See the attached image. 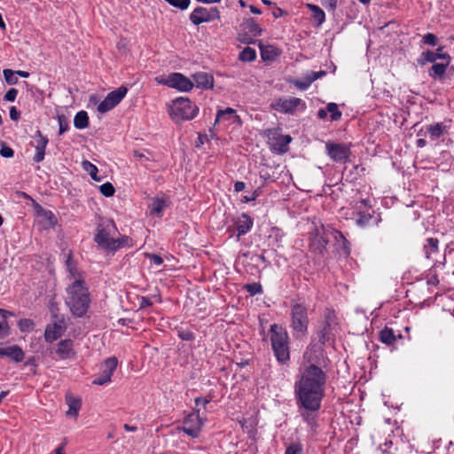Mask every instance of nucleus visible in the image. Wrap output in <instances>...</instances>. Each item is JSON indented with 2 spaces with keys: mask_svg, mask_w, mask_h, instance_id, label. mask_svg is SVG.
I'll use <instances>...</instances> for the list:
<instances>
[{
  "mask_svg": "<svg viewBox=\"0 0 454 454\" xmlns=\"http://www.w3.org/2000/svg\"><path fill=\"white\" fill-rule=\"evenodd\" d=\"M326 383L325 372L315 364L307 366L294 385L296 403L301 416L310 426H313L317 411L321 407Z\"/></svg>",
  "mask_w": 454,
  "mask_h": 454,
  "instance_id": "nucleus-1",
  "label": "nucleus"
},
{
  "mask_svg": "<svg viewBox=\"0 0 454 454\" xmlns=\"http://www.w3.org/2000/svg\"><path fill=\"white\" fill-rule=\"evenodd\" d=\"M65 301L71 313L77 317H83L90 305V295L86 284L71 282L67 285Z\"/></svg>",
  "mask_w": 454,
  "mask_h": 454,
  "instance_id": "nucleus-2",
  "label": "nucleus"
},
{
  "mask_svg": "<svg viewBox=\"0 0 454 454\" xmlns=\"http://www.w3.org/2000/svg\"><path fill=\"white\" fill-rule=\"evenodd\" d=\"M272 350L276 359L284 364L290 359L289 337L286 330L278 324L270 325L269 331Z\"/></svg>",
  "mask_w": 454,
  "mask_h": 454,
  "instance_id": "nucleus-3",
  "label": "nucleus"
},
{
  "mask_svg": "<svg viewBox=\"0 0 454 454\" xmlns=\"http://www.w3.org/2000/svg\"><path fill=\"white\" fill-rule=\"evenodd\" d=\"M199 107L188 98H178L169 106V115L176 122L192 120L198 114Z\"/></svg>",
  "mask_w": 454,
  "mask_h": 454,
  "instance_id": "nucleus-4",
  "label": "nucleus"
},
{
  "mask_svg": "<svg viewBox=\"0 0 454 454\" xmlns=\"http://www.w3.org/2000/svg\"><path fill=\"white\" fill-rule=\"evenodd\" d=\"M291 327L296 337L304 336L308 330V309L301 303H294L291 306Z\"/></svg>",
  "mask_w": 454,
  "mask_h": 454,
  "instance_id": "nucleus-5",
  "label": "nucleus"
},
{
  "mask_svg": "<svg viewBox=\"0 0 454 454\" xmlns=\"http://www.w3.org/2000/svg\"><path fill=\"white\" fill-rule=\"evenodd\" d=\"M128 89L125 86H121L118 89L109 92L103 101L98 106V111L105 114L114 107H115L121 99L126 96Z\"/></svg>",
  "mask_w": 454,
  "mask_h": 454,
  "instance_id": "nucleus-6",
  "label": "nucleus"
},
{
  "mask_svg": "<svg viewBox=\"0 0 454 454\" xmlns=\"http://www.w3.org/2000/svg\"><path fill=\"white\" fill-rule=\"evenodd\" d=\"M118 360L115 356L109 357L104 361L100 367V373L92 383L94 385L103 386L111 381L112 375L116 370Z\"/></svg>",
  "mask_w": 454,
  "mask_h": 454,
  "instance_id": "nucleus-7",
  "label": "nucleus"
},
{
  "mask_svg": "<svg viewBox=\"0 0 454 454\" xmlns=\"http://www.w3.org/2000/svg\"><path fill=\"white\" fill-rule=\"evenodd\" d=\"M244 34L239 35V40L245 43H254V37L260 36L262 29L253 18L247 19L241 24Z\"/></svg>",
  "mask_w": 454,
  "mask_h": 454,
  "instance_id": "nucleus-8",
  "label": "nucleus"
},
{
  "mask_svg": "<svg viewBox=\"0 0 454 454\" xmlns=\"http://www.w3.org/2000/svg\"><path fill=\"white\" fill-rule=\"evenodd\" d=\"M115 229V224L114 221H108L107 223L101 227L98 226V232L95 235L94 240L95 242L102 248L110 251L112 247V242L114 241V238H111L112 231Z\"/></svg>",
  "mask_w": 454,
  "mask_h": 454,
  "instance_id": "nucleus-9",
  "label": "nucleus"
},
{
  "mask_svg": "<svg viewBox=\"0 0 454 454\" xmlns=\"http://www.w3.org/2000/svg\"><path fill=\"white\" fill-rule=\"evenodd\" d=\"M271 108L285 114H293L294 110L301 106L305 108V103L298 98H281L270 105Z\"/></svg>",
  "mask_w": 454,
  "mask_h": 454,
  "instance_id": "nucleus-10",
  "label": "nucleus"
},
{
  "mask_svg": "<svg viewBox=\"0 0 454 454\" xmlns=\"http://www.w3.org/2000/svg\"><path fill=\"white\" fill-rule=\"evenodd\" d=\"M326 151L329 157L336 162H345L348 160L351 153L348 145L328 142Z\"/></svg>",
  "mask_w": 454,
  "mask_h": 454,
  "instance_id": "nucleus-11",
  "label": "nucleus"
},
{
  "mask_svg": "<svg viewBox=\"0 0 454 454\" xmlns=\"http://www.w3.org/2000/svg\"><path fill=\"white\" fill-rule=\"evenodd\" d=\"M164 84L182 91H189L193 87V82L180 73L170 74L164 81Z\"/></svg>",
  "mask_w": 454,
  "mask_h": 454,
  "instance_id": "nucleus-12",
  "label": "nucleus"
},
{
  "mask_svg": "<svg viewBox=\"0 0 454 454\" xmlns=\"http://www.w3.org/2000/svg\"><path fill=\"white\" fill-rule=\"evenodd\" d=\"M443 46H439L435 51H427L422 52L420 58L419 59V63L420 65H425L427 63H434L437 59H442L446 62H451V57L450 54L443 52Z\"/></svg>",
  "mask_w": 454,
  "mask_h": 454,
  "instance_id": "nucleus-13",
  "label": "nucleus"
},
{
  "mask_svg": "<svg viewBox=\"0 0 454 454\" xmlns=\"http://www.w3.org/2000/svg\"><path fill=\"white\" fill-rule=\"evenodd\" d=\"M66 330L65 320L63 317L55 320L52 324L46 326L44 338L47 341L52 342L58 340Z\"/></svg>",
  "mask_w": 454,
  "mask_h": 454,
  "instance_id": "nucleus-14",
  "label": "nucleus"
},
{
  "mask_svg": "<svg viewBox=\"0 0 454 454\" xmlns=\"http://www.w3.org/2000/svg\"><path fill=\"white\" fill-rule=\"evenodd\" d=\"M202 421L199 415L190 414L184 419L183 431L192 438H196L199 436Z\"/></svg>",
  "mask_w": 454,
  "mask_h": 454,
  "instance_id": "nucleus-15",
  "label": "nucleus"
},
{
  "mask_svg": "<svg viewBox=\"0 0 454 454\" xmlns=\"http://www.w3.org/2000/svg\"><path fill=\"white\" fill-rule=\"evenodd\" d=\"M56 355L59 359H70L75 356L74 343L70 339L60 340L57 344Z\"/></svg>",
  "mask_w": 454,
  "mask_h": 454,
  "instance_id": "nucleus-16",
  "label": "nucleus"
},
{
  "mask_svg": "<svg viewBox=\"0 0 454 454\" xmlns=\"http://www.w3.org/2000/svg\"><path fill=\"white\" fill-rule=\"evenodd\" d=\"M35 154L34 156V161L41 162L44 159L48 138L43 136L41 131L37 130L35 136Z\"/></svg>",
  "mask_w": 454,
  "mask_h": 454,
  "instance_id": "nucleus-17",
  "label": "nucleus"
},
{
  "mask_svg": "<svg viewBox=\"0 0 454 454\" xmlns=\"http://www.w3.org/2000/svg\"><path fill=\"white\" fill-rule=\"evenodd\" d=\"M66 267L68 271V279L71 282H79L80 284H85L84 275L80 271L74 262L72 261V254L69 253L66 260Z\"/></svg>",
  "mask_w": 454,
  "mask_h": 454,
  "instance_id": "nucleus-18",
  "label": "nucleus"
},
{
  "mask_svg": "<svg viewBox=\"0 0 454 454\" xmlns=\"http://www.w3.org/2000/svg\"><path fill=\"white\" fill-rule=\"evenodd\" d=\"M0 356H7L12 359L13 361L19 363L21 362L24 358V353L22 349L17 346H0Z\"/></svg>",
  "mask_w": 454,
  "mask_h": 454,
  "instance_id": "nucleus-19",
  "label": "nucleus"
},
{
  "mask_svg": "<svg viewBox=\"0 0 454 454\" xmlns=\"http://www.w3.org/2000/svg\"><path fill=\"white\" fill-rule=\"evenodd\" d=\"M333 313L329 311L326 315H325V325L323 326V328L320 330L319 333H318V340L321 343H325L327 341L330 340V339L332 338L333 336V333H332V330H333V327H332V324H333Z\"/></svg>",
  "mask_w": 454,
  "mask_h": 454,
  "instance_id": "nucleus-20",
  "label": "nucleus"
},
{
  "mask_svg": "<svg viewBox=\"0 0 454 454\" xmlns=\"http://www.w3.org/2000/svg\"><path fill=\"white\" fill-rule=\"evenodd\" d=\"M193 80L196 87L202 89H210L214 84V78L211 74L204 72H199L193 74Z\"/></svg>",
  "mask_w": 454,
  "mask_h": 454,
  "instance_id": "nucleus-21",
  "label": "nucleus"
},
{
  "mask_svg": "<svg viewBox=\"0 0 454 454\" xmlns=\"http://www.w3.org/2000/svg\"><path fill=\"white\" fill-rule=\"evenodd\" d=\"M222 120L231 121V123L241 122L240 117L236 114V110L231 107H227L224 110H218L215 124Z\"/></svg>",
  "mask_w": 454,
  "mask_h": 454,
  "instance_id": "nucleus-22",
  "label": "nucleus"
},
{
  "mask_svg": "<svg viewBox=\"0 0 454 454\" xmlns=\"http://www.w3.org/2000/svg\"><path fill=\"white\" fill-rule=\"evenodd\" d=\"M207 8L199 6L195 8L190 14V20L193 25H200L204 22H208Z\"/></svg>",
  "mask_w": 454,
  "mask_h": 454,
  "instance_id": "nucleus-23",
  "label": "nucleus"
},
{
  "mask_svg": "<svg viewBox=\"0 0 454 454\" xmlns=\"http://www.w3.org/2000/svg\"><path fill=\"white\" fill-rule=\"evenodd\" d=\"M291 140L292 138L288 135H278V137L272 138L271 146L279 153H286Z\"/></svg>",
  "mask_w": 454,
  "mask_h": 454,
  "instance_id": "nucleus-24",
  "label": "nucleus"
},
{
  "mask_svg": "<svg viewBox=\"0 0 454 454\" xmlns=\"http://www.w3.org/2000/svg\"><path fill=\"white\" fill-rule=\"evenodd\" d=\"M253 226V220L247 214H242L237 222V231L239 237L245 235Z\"/></svg>",
  "mask_w": 454,
  "mask_h": 454,
  "instance_id": "nucleus-25",
  "label": "nucleus"
},
{
  "mask_svg": "<svg viewBox=\"0 0 454 454\" xmlns=\"http://www.w3.org/2000/svg\"><path fill=\"white\" fill-rule=\"evenodd\" d=\"M450 62L444 61L443 63H433V66L428 71V75L433 79H442L446 72L447 67Z\"/></svg>",
  "mask_w": 454,
  "mask_h": 454,
  "instance_id": "nucleus-26",
  "label": "nucleus"
},
{
  "mask_svg": "<svg viewBox=\"0 0 454 454\" xmlns=\"http://www.w3.org/2000/svg\"><path fill=\"white\" fill-rule=\"evenodd\" d=\"M261 50V57L263 60H273L278 56V50L271 45L264 46L259 44Z\"/></svg>",
  "mask_w": 454,
  "mask_h": 454,
  "instance_id": "nucleus-27",
  "label": "nucleus"
},
{
  "mask_svg": "<svg viewBox=\"0 0 454 454\" xmlns=\"http://www.w3.org/2000/svg\"><path fill=\"white\" fill-rule=\"evenodd\" d=\"M74 125L78 129H83L89 126V116L87 112H78L74 119Z\"/></svg>",
  "mask_w": 454,
  "mask_h": 454,
  "instance_id": "nucleus-28",
  "label": "nucleus"
},
{
  "mask_svg": "<svg viewBox=\"0 0 454 454\" xmlns=\"http://www.w3.org/2000/svg\"><path fill=\"white\" fill-rule=\"evenodd\" d=\"M380 338L382 343L387 345H393L396 340V335L393 329L385 327L380 331Z\"/></svg>",
  "mask_w": 454,
  "mask_h": 454,
  "instance_id": "nucleus-29",
  "label": "nucleus"
},
{
  "mask_svg": "<svg viewBox=\"0 0 454 454\" xmlns=\"http://www.w3.org/2000/svg\"><path fill=\"white\" fill-rule=\"evenodd\" d=\"M124 247H132L131 239L125 235L114 239V241L112 242V247H111L110 252H115L119 248Z\"/></svg>",
  "mask_w": 454,
  "mask_h": 454,
  "instance_id": "nucleus-30",
  "label": "nucleus"
},
{
  "mask_svg": "<svg viewBox=\"0 0 454 454\" xmlns=\"http://www.w3.org/2000/svg\"><path fill=\"white\" fill-rule=\"evenodd\" d=\"M427 129L433 138H438L445 133L446 126L442 122H438L428 126Z\"/></svg>",
  "mask_w": 454,
  "mask_h": 454,
  "instance_id": "nucleus-31",
  "label": "nucleus"
},
{
  "mask_svg": "<svg viewBox=\"0 0 454 454\" xmlns=\"http://www.w3.org/2000/svg\"><path fill=\"white\" fill-rule=\"evenodd\" d=\"M307 7L312 12V18L317 22V25H321L325 20V15L324 11L317 5L308 4Z\"/></svg>",
  "mask_w": 454,
  "mask_h": 454,
  "instance_id": "nucleus-32",
  "label": "nucleus"
},
{
  "mask_svg": "<svg viewBox=\"0 0 454 454\" xmlns=\"http://www.w3.org/2000/svg\"><path fill=\"white\" fill-rule=\"evenodd\" d=\"M424 245L425 254L427 258H429L432 253L438 251L439 240L436 238H429Z\"/></svg>",
  "mask_w": 454,
  "mask_h": 454,
  "instance_id": "nucleus-33",
  "label": "nucleus"
},
{
  "mask_svg": "<svg viewBox=\"0 0 454 454\" xmlns=\"http://www.w3.org/2000/svg\"><path fill=\"white\" fill-rule=\"evenodd\" d=\"M68 411L67 415L76 417L81 409V401L75 398H67Z\"/></svg>",
  "mask_w": 454,
  "mask_h": 454,
  "instance_id": "nucleus-34",
  "label": "nucleus"
},
{
  "mask_svg": "<svg viewBox=\"0 0 454 454\" xmlns=\"http://www.w3.org/2000/svg\"><path fill=\"white\" fill-rule=\"evenodd\" d=\"M327 240L319 234L318 231H317L316 237L311 241V247L319 253H322L325 248Z\"/></svg>",
  "mask_w": 454,
  "mask_h": 454,
  "instance_id": "nucleus-35",
  "label": "nucleus"
},
{
  "mask_svg": "<svg viewBox=\"0 0 454 454\" xmlns=\"http://www.w3.org/2000/svg\"><path fill=\"white\" fill-rule=\"evenodd\" d=\"M239 58L244 62L253 61L256 58V51L250 47H246L242 51H240Z\"/></svg>",
  "mask_w": 454,
  "mask_h": 454,
  "instance_id": "nucleus-36",
  "label": "nucleus"
},
{
  "mask_svg": "<svg viewBox=\"0 0 454 454\" xmlns=\"http://www.w3.org/2000/svg\"><path fill=\"white\" fill-rule=\"evenodd\" d=\"M83 168L90 174V177L95 181H100L101 179L98 177V168L90 162L89 160H84L82 162Z\"/></svg>",
  "mask_w": 454,
  "mask_h": 454,
  "instance_id": "nucleus-37",
  "label": "nucleus"
},
{
  "mask_svg": "<svg viewBox=\"0 0 454 454\" xmlns=\"http://www.w3.org/2000/svg\"><path fill=\"white\" fill-rule=\"evenodd\" d=\"M164 207H165V201L163 200L158 199V198L153 199L150 205L152 214L159 215L162 212Z\"/></svg>",
  "mask_w": 454,
  "mask_h": 454,
  "instance_id": "nucleus-38",
  "label": "nucleus"
},
{
  "mask_svg": "<svg viewBox=\"0 0 454 454\" xmlns=\"http://www.w3.org/2000/svg\"><path fill=\"white\" fill-rule=\"evenodd\" d=\"M372 218V215L369 213H359L358 217L356 220V223L359 227L364 228V227H366L367 225H369Z\"/></svg>",
  "mask_w": 454,
  "mask_h": 454,
  "instance_id": "nucleus-39",
  "label": "nucleus"
},
{
  "mask_svg": "<svg viewBox=\"0 0 454 454\" xmlns=\"http://www.w3.org/2000/svg\"><path fill=\"white\" fill-rule=\"evenodd\" d=\"M5 82L10 85H14L18 82V78L15 71L12 69H4L3 71Z\"/></svg>",
  "mask_w": 454,
  "mask_h": 454,
  "instance_id": "nucleus-40",
  "label": "nucleus"
},
{
  "mask_svg": "<svg viewBox=\"0 0 454 454\" xmlns=\"http://www.w3.org/2000/svg\"><path fill=\"white\" fill-rule=\"evenodd\" d=\"M326 107L327 112L331 114L332 121H338L341 118V112L339 111L337 104L329 103Z\"/></svg>",
  "mask_w": 454,
  "mask_h": 454,
  "instance_id": "nucleus-41",
  "label": "nucleus"
},
{
  "mask_svg": "<svg viewBox=\"0 0 454 454\" xmlns=\"http://www.w3.org/2000/svg\"><path fill=\"white\" fill-rule=\"evenodd\" d=\"M170 5L178 8L182 11L186 10L191 3V0H164Z\"/></svg>",
  "mask_w": 454,
  "mask_h": 454,
  "instance_id": "nucleus-42",
  "label": "nucleus"
},
{
  "mask_svg": "<svg viewBox=\"0 0 454 454\" xmlns=\"http://www.w3.org/2000/svg\"><path fill=\"white\" fill-rule=\"evenodd\" d=\"M99 191L106 197H111L115 192V189H114V185L109 182H106V183L103 184L102 185H100Z\"/></svg>",
  "mask_w": 454,
  "mask_h": 454,
  "instance_id": "nucleus-43",
  "label": "nucleus"
},
{
  "mask_svg": "<svg viewBox=\"0 0 454 454\" xmlns=\"http://www.w3.org/2000/svg\"><path fill=\"white\" fill-rule=\"evenodd\" d=\"M153 299H154L158 302L161 301L160 297L159 295H153L152 297H144L143 296V297H141V300H140V307L139 308L145 309V308L153 306Z\"/></svg>",
  "mask_w": 454,
  "mask_h": 454,
  "instance_id": "nucleus-44",
  "label": "nucleus"
},
{
  "mask_svg": "<svg viewBox=\"0 0 454 454\" xmlns=\"http://www.w3.org/2000/svg\"><path fill=\"white\" fill-rule=\"evenodd\" d=\"M303 447L300 442H292L286 450L285 454H302Z\"/></svg>",
  "mask_w": 454,
  "mask_h": 454,
  "instance_id": "nucleus-45",
  "label": "nucleus"
},
{
  "mask_svg": "<svg viewBox=\"0 0 454 454\" xmlns=\"http://www.w3.org/2000/svg\"><path fill=\"white\" fill-rule=\"evenodd\" d=\"M313 82L310 81V77L307 74L301 80H296L294 85L300 90L308 89Z\"/></svg>",
  "mask_w": 454,
  "mask_h": 454,
  "instance_id": "nucleus-46",
  "label": "nucleus"
},
{
  "mask_svg": "<svg viewBox=\"0 0 454 454\" xmlns=\"http://www.w3.org/2000/svg\"><path fill=\"white\" fill-rule=\"evenodd\" d=\"M245 288L251 295H255L262 293V287L259 283L248 284L245 286Z\"/></svg>",
  "mask_w": 454,
  "mask_h": 454,
  "instance_id": "nucleus-47",
  "label": "nucleus"
},
{
  "mask_svg": "<svg viewBox=\"0 0 454 454\" xmlns=\"http://www.w3.org/2000/svg\"><path fill=\"white\" fill-rule=\"evenodd\" d=\"M58 121L59 125V134L62 135L69 129L68 121L64 115H59Z\"/></svg>",
  "mask_w": 454,
  "mask_h": 454,
  "instance_id": "nucleus-48",
  "label": "nucleus"
},
{
  "mask_svg": "<svg viewBox=\"0 0 454 454\" xmlns=\"http://www.w3.org/2000/svg\"><path fill=\"white\" fill-rule=\"evenodd\" d=\"M422 42L429 46H435L438 43V38L434 34L427 33L423 36Z\"/></svg>",
  "mask_w": 454,
  "mask_h": 454,
  "instance_id": "nucleus-49",
  "label": "nucleus"
},
{
  "mask_svg": "<svg viewBox=\"0 0 454 454\" xmlns=\"http://www.w3.org/2000/svg\"><path fill=\"white\" fill-rule=\"evenodd\" d=\"M19 327L22 332L30 331L34 327V323L30 319H20L19 321Z\"/></svg>",
  "mask_w": 454,
  "mask_h": 454,
  "instance_id": "nucleus-50",
  "label": "nucleus"
},
{
  "mask_svg": "<svg viewBox=\"0 0 454 454\" xmlns=\"http://www.w3.org/2000/svg\"><path fill=\"white\" fill-rule=\"evenodd\" d=\"M207 16L208 17V22L214 20H220V12L216 7H211L210 9H207Z\"/></svg>",
  "mask_w": 454,
  "mask_h": 454,
  "instance_id": "nucleus-51",
  "label": "nucleus"
},
{
  "mask_svg": "<svg viewBox=\"0 0 454 454\" xmlns=\"http://www.w3.org/2000/svg\"><path fill=\"white\" fill-rule=\"evenodd\" d=\"M13 154H14V152L11 147L5 145L4 144L2 145L1 149H0V155L2 157L11 158L13 156Z\"/></svg>",
  "mask_w": 454,
  "mask_h": 454,
  "instance_id": "nucleus-52",
  "label": "nucleus"
},
{
  "mask_svg": "<svg viewBox=\"0 0 454 454\" xmlns=\"http://www.w3.org/2000/svg\"><path fill=\"white\" fill-rule=\"evenodd\" d=\"M178 337L183 340H194V334L190 330H180L178 331Z\"/></svg>",
  "mask_w": 454,
  "mask_h": 454,
  "instance_id": "nucleus-53",
  "label": "nucleus"
},
{
  "mask_svg": "<svg viewBox=\"0 0 454 454\" xmlns=\"http://www.w3.org/2000/svg\"><path fill=\"white\" fill-rule=\"evenodd\" d=\"M17 95H18V90L12 88L7 90V92L4 96V99L6 101L13 102L16 99Z\"/></svg>",
  "mask_w": 454,
  "mask_h": 454,
  "instance_id": "nucleus-54",
  "label": "nucleus"
},
{
  "mask_svg": "<svg viewBox=\"0 0 454 454\" xmlns=\"http://www.w3.org/2000/svg\"><path fill=\"white\" fill-rule=\"evenodd\" d=\"M145 256L148 257L151 262L157 266H160L163 263V259L156 254H146Z\"/></svg>",
  "mask_w": 454,
  "mask_h": 454,
  "instance_id": "nucleus-55",
  "label": "nucleus"
},
{
  "mask_svg": "<svg viewBox=\"0 0 454 454\" xmlns=\"http://www.w3.org/2000/svg\"><path fill=\"white\" fill-rule=\"evenodd\" d=\"M9 325L6 321L0 323V339L6 337L9 334Z\"/></svg>",
  "mask_w": 454,
  "mask_h": 454,
  "instance_id": "nucleus-56",
  "label": "nucleus"
},
{
  "mask_svg": "<svg viewBox=\"0 0 454 454\" xmlns=\"http://www.w3.org/2000/svg\"><path fill=\"white\" fill-rule=\"evenodd\" d=\"M43 216L49 221L51 226H54L57 223V218L51 211H44Z\"/></svg>",
  "mask_w": 454,
  "mask_h": 454,
  "instance_id": "nucleus-57",
  "label": "nucleus"
},
{
  "mask_svg": "<svg viewBox=\"0 0 454 454\" xmlns=\"http://www.w3.org/2000/svg\"><path fill=\"white\" fill-rule=\"evenodd\" d=\"M308 74L310 77V81L314 82V81L317 80L318 78H321L324 75H325L326 72L325 71H318V72L311 71Z\"/></svg>",
  "mask_w": 454,
  "mask_h": 454,
  "instance_id": "nucleus-58",
  "label": "nucleus"
},
{
  "mask_svg": "<svg viewBox=\"0 0 454 454\" xmlns=\"http://www.w3.org/2000/svg\"><path fill=\"white\" fill-rule=\"evenodd\" d=\"M10 118L13 121H17L20 118V113L17 111L15 106L10 108Z\"/></svg>",
  "mask_w": 454,
  "mask_h": 454,
  "instance_id": "nucleus-59",
  "label": "nucleus"
},
{
  "mask_svg": "<svg viewBox=\"0 0 454 454\" xmlns=\"http://www.w3.org/2000/svg\"><path fill=\"white\" fill-rule=\"evenodd\" d=\"M337 234L342 239L344 249L346 250V253L348 254L349 253L348 241L347 240V239L344 237V235L340 231H337Z\"/></svg>",
  "mask_w": 454,
  "mask_h": 454,
  "instance_id": "nucleus-60",
  "label": "nucleus"
},
{
  "mask_svg": "<svg viewBox=\"0 0 454 454\" xmlns=\"http://www.w3.org/2000/svg\"><path fill=\"white\" fill-rule=\"evenodd\" d=\"M245 187H246L245 183L241 182V181H238L234 184V190L236 192H241V191H243L245 189Z\"/></svg>",
  "mask_w": 454,
  "mask_h": 454,
  "instance_id": "nucleus-61",
  "label": "nucleus"
},
{
  "mask_svg": "<svg viewBox=\"0 0 454 454\" xmlns=\"http://www.w3.org/2000/svg\"><path fill=\"white\" fill-rule=\"evenodd\" d=\"M12 312L9 311V310H5L4 309H0V316L4 318V319H6L8 316H12ZM4 321H6V320H4Z\"/></svg>",
  "mask_w": 454,
  "mask_h": 454,
  "instance_id": "nucleus-62",
  "label": "nucleus"
},
{
  "mask_svg": "<svg viewBox=\"0 0 454 454\" xmlns=\"http://www.w3.org/2000/svg\"><path fill=\"white\" fill-rule=\"evenodd\" d=\"M284 14V11L281 9V8H276L273 12H272V15L275 17V18H279L281 16H283Z\"/></svg>",
  "mask_w": 454,
  "mask_h": 454,
  "instance_id": "nucleus-63",
  "label": "nucleus"
},
{
  "mask_svg": "<svg viewBox=\"0 0 454 454\" xmlns=\"http://www.w3.org/2000/svg\"><path fill=\"white\" fill-rule=\"evenodd\" d=\"M317 116L320 118V119H325L326 116H327V109H320L318 112H317Z\"/></svg>",
  "mask_w": 454,
  "mask_h": 454,
  "instance_id": "nucleus-64",
  "label": "nucleus"
}]
</instances>
